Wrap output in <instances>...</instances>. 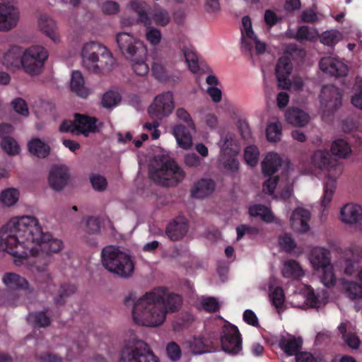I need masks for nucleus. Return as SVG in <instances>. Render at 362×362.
Wrapping results in <instances>:
<instances>
[{
  "label": "nucleus",
  "mask_w": 362,
  "mask_h": 362,
  "mask_svg": "<svg viewBox=\"0 0 362 362\" xmlns=\"http://www.w3.org/2000/svg\"><path fill=\"white\" fill-rule=\"evenodd\" d=\"M62 248V241L50 233H44L34 216H13L0 229V257L8 253L17 266L30 263V258L33 257V267L40 273L46 272L50 254Z\"/></svg>",
  "instance_id": "f257e3e1"
},
{
  "label": "nucleus",
  "mask_w": 362,
  "mask_h": 362,
  "mask_svg": "<svg viewBox=\"0 0 362 362\" xmlns=\"http://www.w3.org/2000/svg\"><path fill=\"white\" fill-rule=\"evenodd\" d=\"M165 289L156 288L146 293L135 303L132 310V319L138 325L157 327L166 319V310L161 305L165 298Z\"/></svg>",
  "instance_id": "f03ea898"
},
{
  "label": "nucleus",
  "mask_w": 362,
  "mask_h": 362,
  "mask_svg": "<svg viewBox=\"0 0 362 362\" xmlns=\"http://www.w3.org/2000/svg\"><path fill=\"white\" fill-rule=\"evenodd\" d=\"M148 175L155 183L162 186H175L181 182L185 173L183 169L172 158L168 152L161 151L151 160Z\"/></svg>",
  "instance_id": "7ed1b4c3"
},
{
  "label": "nucleus",
  "mask_w": 362,
  "mask_h": 362,
  "mask_svg": "<svg viewBox=\"0 0 362 362\" xmlns=\"http://www.w3.org/2000/svg\"><path fill=\"white\" fill-rule=\"evenodd\" d=\"M101 264L110 273L122 278L131 277L135 269V260L127 250L115 245L105 247L100 254Z\"/></svg>",
  "instance_id": "20e7f679"
},
{
  "label": "nucleus",
  "mask_w": 362,
  "mask_h": 362,
  "mask_svg": "<svg viewBox=\"0 0 362 362\" xmlns=\"http://www.w3.org/2000/svg\"><path fill=\"white\" fill-rule=\"evenodd\" d=\"M83 66L89 72L100 74L110 72L115 59L109 49L96 42L83 45L81 50Z\"/></svg>",
  "instance_id": "39448f33"
},
{
  "label": "nucleus",
  "mask_w": 362,
  "mask_h": 362,
  "mask_svg": "<svg viewBox=\"0 0 362 362\" xmlns=\"http://www.w3.org/2000/svg\"><path fill=\"white\" fill-rule=\"evenodd\" d=\"M313 270L318 273L321 282L327 287L336 282L334 264L332 262L331 252L325 247H313L308 256Z\"/></svg>",
  "instance_id": "423d86ee"
},
{
  "label": "nucleus",
  "mask_w": 362,
  "mask_h": 362,
  "mask_svg": "<svg viewBox=\"0 0 362 362\" xmlns=\"http://www.w3.org/2000/svg\"><path fill=\"white\" fill-rule=\"evenodd\" d=\"M119 362H160L147 344L133 337L125 342Z\"/></svg>",
  "instance_id": "0eeeda50"
},
{
  "label": "nucleus",
  "mask_w": 362,
  "mask_h": 362,
  "mask_svg": "<svg viewBox=\"0 0 362 362\" xmlns=\"http://www.w3.org/2000/svg\"><path fill=\"white\" fill-rule=\"evenodd\" d=\"M49 57L47 49L41 45H33L21 55V69L30 75H38L44 69Z\"/></svg>",
  "instance_id": "6e6552de"
},
{
  "label": "nucleus",
  "mask_w": 362,
  "mask_h": 362,
  "mask_svg": "<svg viewBox=\"0 0 362 362\" xmlns=\"http://www.w3.org/2000/svg\"><path fill=\"white\" fill-rule=\"evenodd\" d=\"M240 46L241 49L250 53L262 54L266 51V44L260 40L253 30L252 22L248 16H243L241 21Z\"/></svg>",
  "instance_id": "1a4fd4ad"
},
{
  "label": "nucleus",
  "mask_w": 362,
  "mask_h": 362,
  "mask_svg": "<svg viewBox=\"0 0 362 362\" xmlns=\"http://www.w3.org/2000/svg\"><path fill=\"white\" fill-rule=\"evenodd\" d=\"M101 127L96 119L86 115L76 114L74 121H64L60 126L61 132H71L73 134L88 136L97 132Z\"/></svg>",
  "instance_id": "9d476101"
},
{
  "label": "nucleus",
  "mask_w": 362,
  "mask_h": 362,
  "mask_svg": "<svg viewBox=\"0 0 362 362\" xmlns=\"http://www.w3.org/2000/svg\"><path fill=\"white\" fill-rule=\"evenodd\" d=\"M310 165L312 173H322L324 178L334 177L336 172L341 173V168L334 163L327 150L317 149L310 156Z\"/></svg>",
  "instance_id": "9b49d317"
},
{
  "label": "nucleus",
  "mask_w": 362,
  "mask_h": 362,
  "mask_svg": "<svg viewBox=\"0 0 362 362\" xmlns=\"http://www.w3.org/2000/svg\"><path fill=\"white\" fill-rule=\"evenodd\" d=\"M175 107L173 93L165 91L155 96L148 106V115L158 120L168 117L174 111Z\"/></svg>",
  "instance_id": "f8f14e48"
},
{
  "label": "nucleus",
  "mask_w": 362,
  "mask_h": 362,
  "mask_svg": "<svg viewBox=\"0 0 362 362\" xmlns=\"http://www.w3.org/2000/svg\"><path fill=\"white\" fill-rule=\"evenodd\" d=\"M325 293H315L308 286H304L299 292L291 296L289 303L292 307L305 309L306 308H320L325 303Z\"/></svg>",
  "instance_id": "ddd939ff"
},
{
  "label": "nucleus",
  "mask_w": 362,
  "mask_h": 362,
  "mask_svg": "<svg viewBox=\"0 0 362 362\" xmlns=\"http://www.w3.org/2000/svg\"><path fill=\"white\" fill-rule=\"evenodd\" d=\"M320 103L322 117L325 119L341 106V93L333 86H325L320 95Z\"/></svg>",
  "instance_id": "4468645a"
},
{
  "label": "nucleus",
  "mask_w": 362,
  "mask_h": 362,
  "mask_svg": "<svg viewBox=\"0 0 362 362\" xmlns=\"http://www.w3.org/2000/svg\"><path fill=\"white\" fill-rule=\"evenodd\" d=\"M20 18L17 0H0V31L7 32L16 28Z\"/></svg>",
  "instance_id": "2eb2a0df"
},
{
  "label": "nucleus",
  "mask_w": 362,
  "mask_h": 362,
  "mask_svg": "<svg viewBox=\"0 0 362 362\" xmlns=\"http://www.w3.org/2000/svg\"><path fill=\"white\" fill-rule=\"evenodd\" d=\"M222 350L231 356L242 351V339L238 329L235 325L226 323L220 337Z\"/></svg>",
  "instance_id": "dca6fc26"
},
{
  "label": "nucleus",
  "mask_w": 362,
  "mask_h": 362,
  "mask_svg": "<svg viewBox=\"0 0 362 362\" xmlns=\"http://www.w3.org/2000/svg\"><path fill=\"white\" fill-rule=\"evenodd\" d=\"M116 42L122 54L130 59L147 50L146 45L139 39L129 33H119L116 35Z\"/></svg>",
  "instance_id": "f3484780"
},
{
  "label": "nucleus",
  "mask_w": 362,
  "mask_h": 362,
  "mask_svg": "<svg viewBox=\"0 0 362 362\" xmlns=\"http://www.w3.org/2000/svg\"><path fill=\"white\" fill-rule=\"evenodd\" d=\"M339 219L349 226L359 224L362 221V206L354 202L344 204L340 208Z\"/></svg>",
  "instance_id": "a211bd4d"
},
{
  "label": "nucleus",
  "mask_w": 362,
  "mask_h": 362,
  "mask_svg": "<svg viewBox=\"0 0 362 362\" xmlns=\"http://www.w3.org/2000/svg\"><path fill=\"white\" fill-rule=\"evenodd\" d=\"M261 289L264 291L269 290L270 302L279 313L281 312L284 310L285 295L282 288L278 285L276 278L270 277L261 286Z\"/></svg>",
  "instance_id": "6ab92c4d"
},
{
  "label": "nucleus",
  "mask_w": 362,
  "mask_h": 362,
  "mask_svg": "<svg viewBox=\"0 0 362 362\" xmlns=\"http://www.w3.org/2000/svg\"><path fill=\"white\" fill-rule=\"evenodd\" d=\"M319 66L325 74L337 77L345 76L349 71L345 63L337 57L330 56L322 57L319 62Z\"/></svg>",
  "instance_id": "aec40b11"
},
{
  "label": "nucleus",
  "mask_w": 362,
  "mask_h": 362,
  "mask_svg": "<svg viewBox=\"0 0 362 362\" xmlns=\"http://www.w3.org/2000/svg\"><path fill=\"white\" fill-rule=\"evenodd\" d=\"M22 54L18 46L0 47V63L8 69H21Z\"/></svg>",
  "instance_id": "412c9836"
},
{
  "label": "nucleus",
  "mask_w": 362,
  "mask_h": 362,
  "mask_svg": "<svg viewBox=\"0 0 362 362\" xmlns=\"http://www.w3.org/2000/svg\"><path fill=\"white\" fill-rule=\"evenodd\" d=\"M310 212L303 206L296 207L290 216L291 228L296 232L305 233L310 230Z\"/></svg>",
  "instance_id": "4be33fe9"
},
{
  "label": "nucleus",
  "mask_w": 362,
  "mask_h": 362,
  "mask_svg": "<svg viewBox=\"0 0 362 362\" xmlns=\"http://www.w3.org/2000/svg\"><path fill=\"white\" fill-rule=\"evenodd\" d=\"M39 30L49 37L53 42L58 44L61 42V36L57 22L47 14H42L37 20Z\"/></svg>",
  "instance_id": "5701e85b"
},
{
  "label": "nucleus",
  "mask_w": 362,
  "mask_h": 362,
  "mask_svg": "<svg viewBox=\"0 0 362 362\" xmlns=\"http://www.w3.org/2000/svg\"><path fill=\"white\" fill-rule=\"evenodd\" d=\"M69 180V171L64 165H54L51 168L48 176L49 187L54 191H61Z\"/></svg>",
  "instance_id": "b1692460"
},
{
  "label": "nucleus",
  "mask_w": 362,
  "mask_h": 362,
  "mask_svg": "<svg viewBox=\"0 0 362 362\" xmlns=\"http://www.w3.org/2000/svg\"><path fill=\"white\" fill-rule=\"evenodd\" d=\"M292 69V64L288 57H284L279 59L276 67V75L278 86L280 88L288 89L291 86V80L288 77Z\"/></svg>",
  "instance_id": "393cba45"
},
{
  "label": "nucleus",
  "mask_w": 362,
  "mask_h": 362,
  "mask_svg": "<svg viewBox=\"0 0 362 362\" xmlns=\"http://www.w3.org/2000/svg\"><path fill=\"white\" fill-rule=\"evenodd\" d=\"M336 172L334 177H327L323 181V193L320 198V206L323 211L329 208L337 189V181L339 177Z\"/></svg>",
  "instance_id": "a878e982"
},
{
  "label": "nucleus",
  "mask_w": 362,
  "mask_h": 362,
  "mask_svg": "<svg viewBox=\"0 0 362 362\" xmlns=\"http://www.w3.org/2000/svg\"><path fill=\"white\" fill-rule=\"evenodd\" d=\"M284 161L282 157L276 152L271 151L267 153L261 163L262 173L264 175L270 176L276 173L282 166Z\"/></svg>",
  "instance_id": "bb28decb"
},
{
  "label": "nucleus",
  "mask_w": 362,
  "mask_h": 362,
  "mask_svg": "<svg viewBox=\"0 0 362 362\" xmlns=\"http://www.w3.org/2000/svg\"><path fill=\"white\" fill-rule=\"evenodd\" d=\"M218 145L221 150L220 158L223 159L228 156H235L240 151L239 146L230 133L222 134Z\"/></svg>",
  "instance_id": "cd10ccee"
},
{
  "label": "nucleus",
  "mask_w": 362,
  "mask_h": 362,
  "mask_svg": "<svg viewBox=\"0 0 362 362\" xmlns=\"http://www.w3.org/2000/svg\"><path fill=\"white\" fill-rule=\"evenodd\" d=\"M302 344L300 337L288 334L282 335L279 341L280 348L287 356H296L301 349Z\"/></svg>",
  "instance_id": "c85d7f7f"
},
{
  "label": "nucleus",
  "mask_w": 362,
  "mask_h": 362,
  "mask_svg": "<svg viewBox=\"0 0 362 362\" xmlns=\"http://www.w3.org/2000/svg\"><path fill=\"white\" fill-rule=\"evenodd\" d=\"M187 230V219L183 216H178L170 223L166 228V233L171 240H177L182 238Z\"/></svg>",
  "instance_id": "c756f323"
},
{
  "label": "nucleus",
  "mask_w": 362,
  "mask_h": 362,
  "mask_svg": "<svg viewBox=\"0 0 362 362\" xmlns=\"http://www.w3.org/2000/svg\"><path fill=\"white\" fill-rule=\"evenodd\" d=\"M286 36L289 38L296 39L298 41H315L319 37L317 29L306 25H302L295 32L293 30L288 28L286 32Z\"/></svg>",
  "instance_id": "7c9ffc66"
},
{
  "label": "nucleus",
  "mask_w": 362,
  "mask_h": 362,
  "mask_svg": "<svg viewBox=\"0 0 362 362\" xmlns=\"http://www.w3.org/2000/svg\"><path fill=\"white\" fill-rule=\"evenodd\" d=\"M172 133L179 147L184 150H189L192 148V136L185 126L182 124L175 125Z\"/></svg>",
  "instance_id": "2f4dec72"
},
{
  "label": "nucleus",
  "mask_w": 362,
  "mask_h": 362,
  "mask_svg": "<svg viewBox=\"0 0 362 362\" xmlns=\"http://www.w3.org/2000/svg\"><path fill=\"white\" fill-rule=\"evenodd\" d=\"M285 119L287 123L293 126L304 127L308 124L310 116L301 109L291 107L285 112Z\"/></svg>",
  "instance_id": "473e14b6"
},
{
  "label": "nucleus",
  "mask_w": 362,
  "mask_h": 362,
  "mask_svg": "<svg viewBox=\"0 0 362 362\" xmlns=\"http://www.w3.org/2000/svg\"><path fill=\"white\" fill-rule=\"evenodd\" d=\"M28 151L33 156L45 158L50 153V146L47 141L38 137H33L28 142Z\"/></svg>",
  "instance_id": "72a5a7b5"
},
{
  "label": "nucleus",
  "mask_w": 362,
  "mask_h": 362,
  "mask_svg": "<svg viewBox=\"0 0 362 362\" xmlns=\"http://www.w3.org/2000/svg\"><path fill=\"white\" fill-rule=\"evenodd\" d=\"M215 189V183L210 179L203 178L196 182L192 188V196L202 199L210 195Z\"/></svg>",
  "instance_id": "f704fd0d"
},
{
  "label": "nucleus",
  "mask_w": 362,
  "mask_h": 362,
  "mask_svg": "<svg viewBox=\"0 0 362 362\" xmlns=\"http://www.w3.org/2000/svg\"><path fill=\"white\" fill-rule=\"evenodd\" d=\"M21 198V191L17 187H6L0 192V204L6 208L17 205Z\"/></svg>",
  "instance_id": "c9c22d12"
},
{
  "label": "nucleus",
  "mask_w": 362,
  "mask_h": 362,
  "mask_svg": "<svg viewBox=\"0 0 362 362\" xmlns=\"http://www.w3.org/2000/svg\"><path fill=\"white\" fill-rule=\"evenodd\" d=\"M338 329L342 334V338L345 344L353 349H356L359 347L361 341L357 335L352 332V325L349 322H343L339 327Z\"/></svg>",
  "instance_id": "e433bc0d"
},
{
  "label": "nucleus",
  "mask_w": 362,
  "mask_h": 362,
  "mask_svg": "<svg viewBox=\"0 0 362 362\" xmlns=\"http://www.w3.org/2000/svg\"><path fill=\"white\" fill-rule=\"evenodd\" d=\"M70 87L74 93L81 98H86L90 93V89L85 84L82 74L78 71L72 72Z\"/></svg>",
  "instance_id": "4c0bfd02"
},
{
  "label": "nucleus",
  "mask_w": 362,
  "mask_h": 362,
  "mask_svg": "<svg viewBox=\"0 0 362 362\" xmlns=\"http://www.w3.org/2000/svg\"><path fill=\"white\" fill-rule=\"evenodd\" d=\"M360 259L358 258L354 257H344L337 262V265L344 276L357 277L358 272L361 268L358 265Z\"/></svg>",
  "instance_id": "58836bf2"
},
{
  "label": "nucleus",
  "mask_w": 362,
  "mask_h": 362,
  "mask_svg": "<svg viewBox=\"0 0 362 362\" xmlns=\"http://www.w3.org/2000/svg\"><path fill=\"white\" fill-rule=\"evenodd\" d=\"M2 281L7 288L11 289H30L27 279L16 273H6L2 277Z\"/></svg>",
  "instance_id": "ea45409f"
},
{
  "label": "nucleus",
  "mask_w": 362,
  "mask_h": 362,
  "mask_svg": "<svg viewBox=\"0 0 362 362\" xmlns=\"http://www.w3.org/2000/svg\"><path fill=\"white\" fill-rule=\"evenodd\" d=\"M341 288L346 296L353 300H362V286L356 281L341 279Z\"/></svg>",
  "instance_id": "a19ab883"
},
{
  "label": "nucleus",
  "mask_w": 362,
  "mask_h": 362,
  "mask_svg": "<svg viewBox=\"0 0 362 362\" xmlns=\"http://www.w3.org/2000/svg\"><path fill=\"white\" fill-rule=\"evenodd\" d=\"M127 8L134 11L138 16V21L144 25L150 24V18L147 13L146 3L143 0H131Z\"/></svg>",
  "instance_id": "79ce46f5"
},
{
  "label": "nucleus",
  "mask_w": 362,
  "mask_h": 362,
  "mask_svg": "<svg viewBox=\"0 0 362 362\" xmlns=\"http://www.w3.org/2000/svg\"><path fill=\"white\" fill-rule=\"evenodd\" d=\"M248 213L250 216L259 217L266 223L276 222V218L269 207L262 204H253L248 207Z\"/></svg>",
  "instance_id": "37998d69"
},
{
  "label": "nucleus",
  "mask_w": 362,
  "mask_h": 362,
  "mask_svg": "<svg viewBox=\"0 0 362 362\" xmlns=\"http://www.w3.org/2000/svg\"><path fill=\"white\" fill-rule=\"evenodd\" d=\"M147 50L144 51V54H139L134 56L129 60L133 71L138 76H146L149 71V67L147 64Z\"/></svg>",
  "instance_id": "c03bdc74"
},
{
  "label": "nucleus",
  "mask_w": 362,
  "mask_h": 362,
  "mask_svg": "<svg viewBox=\"0 0 362 362\" xmlns=\"http://www.w3.org/2000/svg\"><path fill=\"white\" fill-rule=\"evenodd\" d=\"M165 298L161 300V305L164 308V310H166V313H174L178 311L182 305V299L180 296L175 293H171L168 291V290L165 288Z\"/></svg>",
  "instance_id": "a18cd8bd"
},
{
  "label": "nucleus",
  "mask_w": 362,
  "mask_h": 362,
  "mask_svg": "<svg viewBox=\"0 0 362 362\" xmlns=\"http://www.w3.org/2000/svg\"><path fill=\"white\" fill-rule=\"evenodd\" d=\"M185 348L194 354H202L207 352L204 339L200 336H190L183 342Z\"/></svg>",
  "instance_id": "49530a36"
},
{
  "label": "nucleus",
  "mask_w": 362,
  "mask_h": 362,
  "mask_svg": "<svg viewBox=\"0 0 362 362\" xmlns=\"http://www.w3.org/2000/svg\"><path fill=\"white\" fill-rule=\"evenodd\" d=\"M281 272L286 278L298 279L304 276V271L299 263L295 260L285 261Z\"/></svg>",
  "instance_id": "de8ad7c7"
},
{
  "label": "nucleus",
  "mask_w": 362,
  "mask_h": 362,
  "mask_svg": "<svg viewBox=\"0 0 362 362\" xmlns=\"http://www.w3.org/2000/svg\"><path fill=\"white\" fill-rule=\"evenodd\" d=\"M266 137L269 142L277 143L282 135V125L280 121L275 119L269 121L266 127Z\"/></svg>",
  "instance_id": "09e8293b"
},
{
  "label": "nucleus",
  "mask_w": 362,
  "mask_h": 362,
  "mask_svg": "<svg viewBox=\"0 0 362 362\" xmlns=\"http://www.w3.org/2000/svg\"><path fill=\"white\" fill-rule=\"evenodd\" d=\"M333 156L339 158H346L351 153V149L349 144L344 139H337L332 143L330 147Z\"/></svg>",
  "instance_id": "8fccbe9b"
},
{
  "label": "nucleus",
  "mask_w": 362,
  "mask_h": 362,
  "mask_svg": "<svg viewBox=\"0 0 362 362\" xmlns=\"http://www.w3.org/2000/svg\"><path fill=\"white\" fill-rule=\"evenodd\" d=\"M318 38L323 45L333 47L343 39V35L339 30L332 29L323 32Z\"/></svg>",
  "instance_id": "3c124183"
},
{
  "label": "nucleus",
  "mask_w": 362,
  "mask_h": 362,
  "mask_svg": "<svg viewBox=\"0 0 362 362\" xmlns=\"http://www.w3.org/2000/svg\"><path fill=\"white\" fill-rule=\"evenodd\" d=\"M182 52L185 59V62L189 69L194 74H197L199 71L198 57L190 46H185L182 48Z\"/></svg>",
  "instance_id": "603ef678"
},
{
  "label": "nucleus",
  "mask_w": 362,
  "mask_h": 362,
  "mask_svg": "<svg viewBox=\"0 0 362 362\" xmlns=\"http://www.w3.org/2000/svg\"><path fill=\"white\" fill-rule=\"evenodd\" d=\"M0 146L9 156H16L21 152V147L17 141L11 136L1 139Z\"/></svg>",
  "instance_id": "864d4df0"
},
{
  "label": "nucleus",
  "mask_w": 362,
  "mask_h": 362,
  "mask_svg": "<svg viewBox=\"0 0 362 362\" xmlns=\"http://www.w3.org/2000/svg\"><path fill=\"white\" fill-rule=\"evenodd\" d=\"M151 71L153 76L160 81H165L169 78L165 63L160 59L155 58L152 63Z\"/></svg>",
  "instance_id": "5fc2aeb1"
},
{
  "label": "nucleus",
  "mask_w": 362,
  "mask_h": 362,
  "mask_svg": "<svg viewBox=\"0 0 362 362\" xmlns=\"http://www.w3.org/2000/svg\"><path fill=\"white\" fill-rule=\"evenodd\" d=\"M151 17L155 24L160 26H166L170 22V16L168 11L160 7H156L151 12Z\"/></svg>",
  "instance_id": "6e6d98bb"
},
{
  "label": "nucleus",
  "mask_w": 362,
  "mask_h": 362,
  "mask_svg": "<svg viewBox=\"0 0 362 362\" xmlns=\"http://www.w3.org/2000/svg\"><path fill=\"white\" fill-rule=\"evenodd\" d=\"M259 151L255 145H250L245 148L244 151V159L247 165L254 167L259 161Z\"/></svg>",
  "instance_id": "4d7b16f0"
},
{
  "label": "nucleus",
  "mask_w": 362,
  "mask_h": 362,
  "mask_svg": "<svg viewBox=\"0 0 362 362\" xmlns=\"http://www.w3.org/2000/svg\"><path fill=\"white\" fill-rule=\"evenodd\" d=\"M121 96L117 91L110 90L106 92L102 98V105L105 108L112 109L119 105Z\"/></svg>",
  "instance_id": "13d9d810"
},
{
  "label": "nucleus",
  "mask_w": 362,
  "mask_h": 362,
  "mask_svg": "<svg viewBox=\"0 0 362 362\" xmlns=\"http://www.w3.org/2000/svg\"><path fill=\"white\" fill-rule=\"evenodd\" d=\"M151 25V23L150 22L149 25H145L146 28L145 31L146 40L151 45L156 46L161 41L162 34L159 29L154 28Z\"/></svg>",
  "instance_id": "bf43d9fd"
},
{
  "label": "nucleus",
  "mask_w": 362,
  "mask_h": 362,
  "mask_svg": "<svg viewBox=\"0 0 362 362\" xmlns=\"http://www.w3.org/2000/svg\"><path fill=\"white\" fill-rule=\"evenodd\" d=\"M28 320L30 324L37 327H45L50 322L49 317L42 312L29 314Z\"/></svg>",
  "instance_id": "052dcab7"
},
{
  "label": "nucleus",
  "mask_w": 362,
  "mask_h": 362,
  "mask_svg": "<svg viewBox=\"0 0 362 362\" xmlns=\"http://www.w3.org/2000/svg\"><path fill=\"white\" fill-rule=\"evenodd\" d=\"M175 116L177 119L185 123L189 129L193 131L196 130V125L187 110L183 107H178L175 111Z\"/></svg>",
  "instance_id": "680f3d73"
},
{
  "label": "nucleus",
  "mask_w": 362,
  "mask_h": 362,
  "mask_svg": "<svg viewBox=\"0 0 362 362\" xmlns=\"http://www.w3.org/2000/svg\"><path fill=\"white\" fill-rule=\"evenodd\" d=\"M100 10L105 15H115L120 10L119 4L112 0H106L100 4Z\"/></svg>",
  "instance_id": "e2e57ef3"
},
{
  "label": "nucleus",
  "mask_w": 362,
  "mask_h": 362,
  "mask_svg": "<svg viewBox=\"0 0 362 362\" xmlns=\"http://www.w3.org/2000/svg\"><path fill=\"white\" fill-rule=\"evenodd\" d=\"M200 307L206 311L215 312L218 310L220 303L213 297H205L202 298Z\"/></svg>",
  "instance_id": "0e129e2a"
},
{
  "label": "nucleus",
  "mask_w": 362,
  "mask_h": 362,
  "mask_svg": "<svg viewBox=\"0 0 362 362\" xmlns=\"http://www.w3.org/2000/svg\"><path fill=\"white\" fill-rule=\"evenodd\" d=\"M356 92L351 98L353 105L362 110V78H357L356 82Z\"/></svg>",
  "instance_id": "69168bd1"
},
{
  "label": "nucleus",
  "mask_w": 362,
  "mask_h": 362,
  "mask_svg": "<svg viewBox=\"0 0 362 362\" xmlns=\"http://www.w3.org/2000/svg\"><path fill=\"white\" fill-rule=\"evenodd\" d=\"M93 188L97 191H103L106 189L107 183L106 179L100 175L93 174L90 177Z\"/></svg>",
  "instance_id": "338daca9"
},
{
  "label": "nucleus",
  "mask_w": 362,
  "mask_h": 362,
  "mask_svg": "<svg viewBox=\"0 0 362 362\" xmlns=\"http://www.w3.org/2000/svg\"><path fill=\"white\" fill-rule=\"evenodd\" d=\"M168 358L173 361H177L181 358V350L175 342H170L166 346Z\"/></svg>",
  "instance_id": "774afa93"
}]
</instances>
